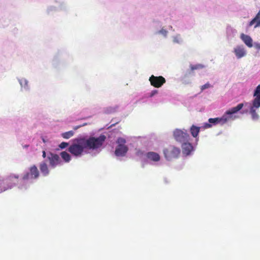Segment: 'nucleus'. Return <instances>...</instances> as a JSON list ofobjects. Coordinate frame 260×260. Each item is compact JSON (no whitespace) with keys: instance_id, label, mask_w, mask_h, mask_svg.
<instances>
[{"instance_id":"1","label":"nucleus","mask_w":260,"mask_h":260,"mask_svg":"<svg viewBox=\"0 0 260 260\" xmlns=\"http://www.w3.org/2000/svg\"><path fill=\"white\" fill-rule=\"evenodd\" d=\"M86 149L95 150L100 148L105 142L106 137L101 135L99 137H90L88 139L83 138Z\"/></svg>"},{"instance_id":"2","label":"nucleus","mask_w":260,"mask_h":260,"mask_svg":"<svg viewBox=\"0 0 260 260\" xmlns=\"http://www.w3.org/2000/svg\"><path fill=\"white\" fill-rule=\"evenodd\" d=\"M84 149H86L83 138L76 139L73 144L69 147V151L75 156L82 154Z\"/></svg>"},{"instance_id":"3","label":"nucleus","mask_w":260,"mask_h":260,"mask_svg":"<svg viewBox=\"0 0 260 260\" xmlns=\"http://www.w3.org/2000/svg\"><path fill=\"white\" fill-rule=\"evenodd\" d=\"M244 106L243 103L239 104L237 106L233 107L229 110H227L224 114L222 115L224 123L231 120H234L238 118V116L236 114L241 110Z\"/></svg>"},{"instance_id":"4","label":"nucleus","mask_w":260,"mask_h":260,"mask_svg":"<svg viewBox=\"0 0 260 260\" xmlns=\"http://www.w3.org/2000/svg\"><path fill=\"white\" fill-rule=\"evenodd\" d=\"M165 158L168 160L177 158L180 154V149L173 145H170L163 150Z\"/></svg>"},{"instance_id":"5","label":"nucleus","mask_w":260,"mask_h":260,"mask_svg":"<svg viewBox=\"0 0 260 260\" xmlns=\"http://www.w3.org/2000/svg\"><path fill=\"white\" fill-rule=\"evenodd\" d=\"M173 137L177 142L180 143L190 141L189 135L185 129H175L173 132Z\"/></svg>"},{"instance_id":"6","label":"nucleus","mask_w":260,"mask_h":260,"mask_svg":"<svg viewBox=\"0 0 260 260\" xmlns=\"http://www.w3.org/2000/svg\"><path fill=\"white\" fill-rule=\"evenodd\" d=\"M149 81L151 85L155 88L161 87L166 82L165 78L162 76H155L153 75L149 77Z\"/></svg>"},{"instance_id":"7","label":"nucleus","mask_w":260,"mask_h":260,"mask_svg":"<svg viewBox=\"0 0 260 260\" xmlns=\"http://www.w3.org/2000/svg\"><path fill=\"white\" fill-rule=\"evenodd\" d=\"M29 172L26 173L23 176V180H28L30 179H37L39 177L40 173L37 167L35 165L31 166L29 169Z\"/></svg>"},{"instance_id":"8","label":"nucleus","mask_w":260,"mask_h":260,"mask_svg":"<svg viewBox=\"0 0 260 260\" xmlns=\"http://www.w3.org/2000/svg\"><path fill=\"white\" fill-rule=\"evenodd\" d=\"M48 159L49 160L50 166L55 167L60 164L61 160L59 156L56 154L50 152L48 156Z\"/></svg>"},{"instance_id":"9","label":"nucleus","mask_w":260,"mask_h":260,"mask_svg":"<svg viewBox=\"0 0 260 260\" xmlns=\"http://www.w3.org/2000/svg\"><path fill=\"white\" fill-rule=\"evenodd\" d=\"M181 144L183 153L186 155L190 154L193 150V146L189 141L184 142Z\"/></svg>"},{"instance_id":"10","label":"nucleus","mask_w":260,"mask_h":260,"mask_svg":"<svg viewBox=\"0 0 260 260\" xmlns=\"http://www.w3.org/2000/svg\"><path fill=\"white\" fill-rule=\"evenodd\" d=\"M128 150L126 146L118 145L116 147L115 154L117 156H124Z\"/></svg>"},{"instance_id":"11","label":"nucleus","mask_w":260,"mask_h":260,"mask_svg":"<svg viewBox=\"0 0 260 260\" xmlns=\"http://www.w3.org/2000/svg\"><path fill=\"white\" fill-rule=\"evenodd\" d=\"M240 38L248 47H252V40L250 36L242 34Z\"/></svg>"},{"instance_id":"12","label":"nucleus","mask_w":260,"mask_h":260,"mask_svg":"<svg viewBox=\"0 0 260 260\" xmlns=\"http://www.w3.org/2000/svg\"><path fill=\"white\" fill-rule=\"evenodd\" d=\"M234 52L238 58H240L246 55V52L242 46H237L234 49Z\"/></svg>"},{"instance_id":"13","label":"nucleus","mask_w":260,"mask_h":260,"mask_svg":"<svg viewBox=\"0 0 260 260\" xmlns=\"http://www.w3.org/2000/svg\"><path fill=\"white\" fill-rule=\"evenodd\" d=\"M147 158L154 161H158L160 160L159 155L154 152H148L146 154Z\"/></svg>"},{"instance_id":"14","label":"nucleus","mask_w":260,"mask_h":260,"mask_svg":"<svg viewBox=\"0 0 260 260\" xmlns=\"http://www.w3.org/2000/svg\"><path fill=\"white\" fill-rule=\"evenodd\" d=\"M255 23H256L255 27H256L260 25V10L256 14V16L249 22V26H251Z\"/></svg>"},{"instance_id":"15","label":"nucleus","mask_w":260,"mask_h":260,"mask_svg":"<svg viewBox=\"0 0 260 260\" xmlns=\"http://www.w3.org/2000/svg\"><path fill=\"white\" fill-rule=\"evenodd\" d=\"M40 169L41 173L44 176H46L49 174V169L47 164L45 162H43L40 164Z\"/></svg>"},{"instance_id":"16","label":"nucleus","mask_w":260,"mask_h":260,"mask_svg":"<svg viewBox=\"0 0 260 260\" xmlns=\"http://www.w3.org/2000/svg\"><path fill=\"white\" fill-rule=\"evenodd\" d=\"M200 130V127L195 126L194 125H192L190 128V133L192 137L194 138H196L198 136Z\"/></svg>"},{"instance_id":"17","label":"nucleus","mask_w":260,"mask_h":260,"mask_svg":"<svg viewBox=\"0 0 260 260\" xmlns=\"http://www.w3.org/2000/svg\"><path fill=\"white\" fill-rule=\"evenodd\" d=\"M208 121L209 122V123H212L213 124H216L218 123H220L221 124H224L222 116L221 117L209 118Z\"/></svg>"},{"instance_id":"18","label":"nucleus","mask_w":260,"mask_h":260,"mask_svg":"<svg viewBox=\"0 0 260 260\" xmlns=\"http://www.w3.org/2000/svg\"><path fill=\"white\" fill-rule=\"evenodd\" d=\"M255 96L253 101V107L258 108L260 107V95H254Z\"/></svg>"},{"instance_id":"19","label":"nucleus","mask_w":260,"mask_h":260,"mask_svg":"<svg viewBox=\"0 0 260 260\" xmlns=\"http://www.w3.org/2000/svg\"><path fill=\"white\" fill-rule=\"evenodd\" d=\"M254 107H251L250 112L251 115L252 119L257 120L259 116L258 115L256 112L255 110L254 109Z\"/></svg>"},{"instance_id":"20","label":"nucleus","mask_w":260,"mask_h":260,"mask_svg":"<svg viewBox=\"0 0 260 260\" xmlns=\"http://www.w3.org/2000/svg\"><path fill=\"white\" fill-rule=\"evenodd\" d=\"M203 68H204V66H203L201 64H196V65H191L190 66V69H191V71L202 69Z\"/></svg>"},{"instance_id":"21","label":"nucleus","mask_w":260,"mask_h":260,"mask_svg":"<svg viewBox=\"0 0 260 260\" xmlns=\"http://www.w3.org/2000/svg\"><path fill=\"white\" fill-rule=\"evenodd\" d=\"M125 143H126V141L124 138H118L117 139V143L118 144V145L125 146Z\"/></svg>"},{"instance_id":"22","label":"nucleus","mask_w":260,"mask_h":260,"mask_svg":"<svg viewBox=\"0 0 260 260\" xmlns=\"http://www.w3.org/2000/svg\"><path fill=\"white\" fill-rule=\"evenodd\" d=\"M210 87H211V85L209 83H207L201 86V90L202 91L207 88H210Z\"/></svg>"},{"instance_id":"23","label":"nucleus","mask_w":260,"mask_h":260,"mask_svg":"<svg viewBox=\"0 0 260 260\" xmlns=\"http://www.w3.org/2000/svg\"><path fill=\"white\" fill-rule=\"evenodd\" d=\"M260 95V85H258L254 91V95Z\"/></svg>"},{"instance_id":"24","label":"nucleus","mask_w":260,"mask_h":260,"mask_svg":"<svg viewBox=\"0 0 260 260\" xmlns=\"http://www.w3.org/2000/svg\"><path fill=\"white\" fill-rule=\"evenodd\" d=\"M74 132L72 131L66 132V139H69L73 136Z\"/></svg>"},{"instance_id":"25","label":"nucleus","mask_w":260,"mask_h":260,"mask_svg":"<svg viewBox=\"0 0 260 260\" xmlns=\"http://www.w3.org/2000/svg\"><path fill=\"white\" fill-rule=\"evenodd\" d=\"M158 93V90H152L150 94V97H152L153 96H154L155 94H157Z\"/></svg>"},{"instance_id":"26","label":"nucleus","mask_w":260,"mask_h":260,"mask_svg":"<svg viewBox=\"0 0 260 260\" xmlns=\"http://www.w3.org/2000/svg\"><path fill=\"white\" fill-rule=\"evenodd\" d=\"M59 147L61 149H63L65 148V142H62L61 143V144L59 145Z\"/></svg>"},{"instance_id":"27","label":"nucleus","mask_w":260,"mask_h":260,"mask_svg":"<svg viewBox=\"0 0 260 260\" xmlns=\"http://www.w3.org/2000/svg\"><path fill=\"white\" fill-rule=\"evenodd\" d=\"M71 160V156L69 154L66 153V162H68Z\"/></svg>"},{"instance_id":"28","label":"nucleus","mask_w":260,"mask_h":260,"mask_svg":"<svg viewBox=\"0 0 260 260\" xmlns=\"http://www.w3.org/2000/svg\"><path fill=\"white\" fill-rule=\"evenodd\" d=\"M254 47L257 50H260V43H255Z\"/></svg>"},{"instance_id":"29","label":"nucleus","mask_w":260,"mask_h":260,"mask_svg":"<svg viewBox=\"0 0 260 260\" xmlns=\"http://www.w3.org/2000/svg\"><path fill=\"white\" fill-rule=\"evenodd\" d=\"M60 155L62 159L65 160V151H62L60 153Z\"/></svg>"},{"instance_id":"30","label":"nucleus","mask_w":260,"mask_h":260,"mask_svg":"<svg viewBox=\"0 0 260 260\" xmlns=\"http://www.w3.org/2000/svg\"><path fill=\"white\" fill-rule=\"evenodd\" d=\"M10 177L11 178H16V179H18V178H19V176H18V175H11V176H10Z\"/></svg>"},{"instance_id":"31","label":"nucleus","mask_w":260,"mask_h":260,"mask_svg":"<svg viewBox=\"0 0 260 260\" xmlns=\"http://www.w3.org/2000/svg\"><path fill=\"white\" fill-rule=\"evenodd\" d=\"M42 156L45 158L46 156V152L45 151H43V152H42Z\"/></svg>"},{"instance_id":"32","label":"nucleus","mask_w":260,"mask_h":260,"mask_svg":"<svg viewBox=\"0 0 260 260\" xmlns=\"http://www.w3.org/2000/svg\"><path fill=\"white\" fill-rule=\"evenodd\" d=\"M211 126V125L209 123H206L205 125L206 127H210Z\"/></svg>"},{"instance_id":"33","label":"nucleus","mask_w":260,"mask_h":260,"mask_svg":"<svg viewBox=\"0 0 260 260\" xmlns=\"http://www.w3.org/2000/svg\"><path fill=\"white\" fill-rule=\"evenodd\" d=\"M42 141L45 143L46 142V140L44 138H42Z\"/></svg>"},{"instance_id":"34","label":"nucleus","mask_w":260,"mask_h":260,"mask_svg":"<svg viewBox=\"0 0 260 260\" xmlns=\"http://www.w3.org/2000/svg\"><path fill=\"white\" fill-rule=\"evenodd\" d=\"M62 136L65 138V133H62Z\"/></svg>"},{"instance_id":"35","label":"nucleus","mask_w":260,"mask_h":260,"mask_svg":"<svg viewBox=\"0 0 260 260\" xmlns=\"http://www.w3.org/2000/svg\"><path fill=\"white\" fill-rule=\"evenodd\" d=\"M66 147H67L68 145V144L66 143Z\"/></svg>"}]
</instances>
